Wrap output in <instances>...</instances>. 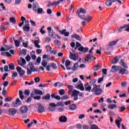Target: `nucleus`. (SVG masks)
<instances>
[{"label":"nucleus","mask_w":129,"mask_h":129,"mask_svg":"<svg viewBox=\"0 0 129 129\" xmlns=\"http://www.w3.org/2000/svg\"><path fill=\"white\" fill-rule=\"evenodd\" d=\"M93 57L92 55L88 54L87 57L85 58V62H88L89 60H91V59Z\"/></svg>","instance_id":"22"},{"label":"nucleus","mask_w":129,"mask_h":129,"mask_svg":"<svg viewBox=\"0 0 129 129\" xmlns=\"http://www.w3.org/2000/svg\"><path fill=\"white\" fill-rule=\"evenodd\" d=\"M91 87L92 86L88 83H86L84 85L85 91H88V92H90L92 90Z\"/></svg>","instance_id":"9"},{"label":"nucleus","mask_w":129,"mask_h":129,"mask_svg":"<svg viewBox=\"0 0 129 129\" xmlns=\"http://www.w3.org/2000/svg\"><path fill=\"white\" fill-rule=\"evenodd\" d=\"M13 99V98H11V97H8V98H6L5 99V101L6 102H8L9 101H11Z\"/></svg>","instance_id":"59"},{"label":"nucleus","mask_w":129,"mask_h":129,"mask_svg":"<svg viewBox=\"0 0 129 129\" xmlns=\"http://www.w3.org/2000/svg\"><path fill=\"white\" fill-rule=\"evenodd\" d=\"M23 30L25 32H29L30 31V24H27L23 27Z\"/></svg>","instance_id":"16"},{"label":"nucleus","mask_w":129,"mask_h":129,"mask_svg":"<svg viewBox=\"0 0 129 129\" xmlns=\"http://www.w3.org/2000/svg\"><path fill=\"white\" fill-rule=\"evenodd\" d=\"M72 38H75V39L78 40V41H81V38L77 34H73L72 35Z\"/></svg>","instance_id":"24"},{"label":"nucleus","mask_w":129,"mask_h":129,"mask_svg":"<svg viewBox=\"0 0 129 129\" xmlns=\"http://www.w3.org/2000/svg\"><path fill=\"white\" fill-rule=\"evenodd\" d=\"M10 22H11V23H12V24H15L16 23V19L14 17H11L10 18Z\"/></svg>","instance_id":"38"},{"label":"nucleus","mask_w":129,"mask_h":129,"mask_svg":"<svg viewBox=\"0 0 129 129\" xmlns=\"http://www.w3.org/2000/svg\"><path fill=\"white\" fill-rule=\"evenodd\" d=\"M118 42V39H117L116 40L112 41L109 42V45L112 47L113 46H114L117 44V42Z\"/></svg>","instance_id":"19"},{"label":"nucleus","mask_w":129,"mask_h":129,"mask_svg":"<svg viewBox=\"0 0 129 129\" xmlns=\"http://www.w3.org/2000/svg\"><path fill=\"white\" fill-rule=\"evenodd\" d=\"M111 72H113V73H115V72H117L118 71V69L116 68V66H113L112 67V69L111 70Z\"/></svg>","instance_id":"30"},{"label":"nucleus","mask_w":129,"mask_h":129,"mask_svg":"<svg viewBox=\"0 0 129 129\" xmlns=\"http://www.w3.org/2000/svg\"><path fill=\"white\" fill-rule=\"evenodd\" d=\"M57 110L59 112H62V111H64V108H58Z\"/></svg>","instance_id":"64"},{"label":"nucleus","mask_w":129,"mask_h":129,"mask_svg":"<svg viewBox=\"0 0 129 129\" xmlns=\"http://www.w3.org/2000/svg\"><path fill=\"white\" fill-rule=\"evenodd\" d=\"M16 77H18V73H17V72H14L12 73V79H15V78H16Z\"/></svg>","instance_id":"36"},{"label":"nucleus","mask_w":129,"mask_h":129,"mask_svg":"<svg viewBox=\"0 0 129 129\" xmlns=\"http://www.w3.org/2000/svg\"><path fill=\"white\" fill-rule=\"evenodd\" d=\"M25 83L26 85H32L33 84H34V81H31V82L29 83V82L26 81L25 82Z\"/></svg>","instance_id":"56"},{"label":"nucleus","mask_w":129,"mask_h":129,"mask_svg":"<svg viewBox=\"0 0 129 129\" xmlns=\"http://www.w3.org/2000/svg\"><path fill=\"white\" fill-rule=\"evenodd\" d=\"M126 84H127V83H126V82H123L121 83V86L122 87H126Z\"/></svg>","instance_id":"54"},{"label":"nucleus","mask_w":129,"mask_h":129,"mask_svg":"<svg viewBox=\"0 0 129 129\" xmlns=\"http://www.w3.org/2000/svg\"><path fill=\"white\" fill-rule=\"evenodd\" d=\"M9 67L11 70H15V64H14V63L9 64Z\"/></svg>","instance_id":"40"},{"label":"nucleus","mask_w":129,"mask_h":129,"mask_svg":"<svg viewBox=\"0 0 129 129\" xmlns=\"http://www.w3.org/2000/svg\"><path fill=\"white\" fill-rule=\"evenodd\" d=\"M39 43H40V41L39 40H35L34 42V44H35V47L36 48H41V46L40 45H38Z\"/></svg>","instance_id":"33"},{"label":"nucleus","mask_w":129,"mask_h":129,"mask_svg":"<svg viewBox=\"0 0 129 129\" xmlns=\"http://www.w3.org/2000/svg\"><path fill=\"white\" fill-rule=\"evenodd\" d=\"M50 53L51 54H53L54 55H56L57 54V50H51L50 51Z\"/></svg>","instance_id":"63"},{"label":"nucleus","mask_w":129,"mask_h":129,"mask_svg":"<svg viewBox=\"0 0 129 129\" xmlns=\"http://www.w3.org/2000/svg\"><path fill=\"white\" fill-rule=\"evenodd\" d=\"M91 129H100V128L97 125L93 124L91 126Z\"/></svg>","instance_id":"42"},{"label":"nucleus","mask_w":129,"mask_h":129,"mask_svg":"<svg viewBox=\"0 0 129 129\" xmlns=\"http://www.w3.org/2000/svg\"><path fill=\"white\" fill-rule=\"evenodd\" d=\"M81 14H86V10L84 9V8H80L79 11H77L76 12V14L78 15L79 18L81 17L85 16L84 15H81Z\"/></svg>","instance_id":"5"},{"label":"nucleus","mask_w":129,"mask_h":129,"mask_svg":"<svg viewBox=\"0 0 129 129\" xmlns=\"http://www.w3.org/2000/svg\"><path fill=\"white\" fill-rule=\"evenodd\" d=\"M68 88L69 89V92H68L69 94H72V93L74 91L73 89L74 88L73 86L69 85L68 86Z\"/></svg>","instance_id":"18"},{"label":"nucleus","mask_w":129,"mask_h":129,"mask_svg":"<svg viewBox=\"0 0 129 129\" xmlns=\"http://www.w3.org/2000/svg\"><path fill=\"white\" fill-rule=\"evenodd\" d=\"M122 29H125V26L124 25L120 27V28L117 29V31L119 32V33H121L122 32Z\"/></svg>","instance_id":"44"},{"label":"nucleus","mask_w":129,"mask_h":129,"mask_svg":"<svg viewBox=\"0 0 129 129\" xmlns=\"http://www.w3.org/2000/svg\"><path fill=\"white\" fill-rule=\"evenodd\" d=\"M29 67L27 68V75H31V74L36 71V69H35V67H34V64L32 62L29 63Z\"/></svg>","instance_id":"2"},{"label":"nucleus","mask_w":129,"mask_h":129,"mask_svg":"<svg viewBox=\"0 0 129 129\" xmlns=\"http://www.w3.org/2000/svg\"><path fill=\"white\" fill-rule=\"evenodd\" d=\"M15 45L16 46V47H19V46H20V43H21V42L19 40H15L14 41Z\"/></svg>","instance_id":"50"},{"label":"nucleus","mask_w":129,"mask_h":129,"mask_svg":"<svg viewBox=\"0 0 129 129\" xmlns=\"http://www.w3.org/2000/svg\"><path fill=\"white\" fill-rule=\"evenodd\" d=\"M124 26V27H125V28H126L124 30V31H126V32H129V24L127 25L125 24Z\"/></svg>","instance_id":"55"},{"label":"nucleus","mask_w":129,"mask_h":129,"mask_svg":"<svg viewBox=\"0 0 129 129\" xmlns=\"http://www.w3.org/2000/svg\"><path fill=\"white\" fill-rule=\"evenodd\" d=\"M7 95V90H6V88H3V90L2 91V95L3 96H6Z\"/></svg>","instance_id":"48"},{"label":"nucleus","mask_w":129,"mask_h":129,"mask_svg":"<svg viewBox=\"0 0 129 129\" xmlns=\"http://www.w3.org/2000/svg\"><path fill=\"white\" fill-rule=\"evenodd\" d=\"M19 105H21V101L19 98H17L16 101L13 102L11 104L12 107H18Z\"/></svg>","instance_id":"4"},{"label":"nucleus","mask_w":129,"mask_h":129,"mask_svg":"<svg viewBox=\"0 0 129 129\" xmlns=\"http://www.w3.org/2000/svg\"><path fill=\"white\" fill-rule=\"evenodd\" d=\"M100 69H101V67L99 66L98 64L93 68V70H94V71H97V70H99Z\"/></svg>","instance_id":"29"},{"label":"nucleus","mask_w":129,"mask_h":129,"mask_svg":"<svg viewBox=\"0 0 129 129\" xmlns=\"http://www.w3.org/2000/svg\"><path fill=\"white\" fill-rule=\"evenodd\" d=\"M48 35L52 38H56V34H55L54 33H52V31H49Z\"/></svg>","instance_id":"34"},{"label":"nucleus","mask_w":129,"mask_h":129,"mask_svg":"<svg viewBox=\"0 0 129 129\" xmlns=\"http://www.w3.org/2000/svg\"><path fill=\"white\" fill-rule=\"evenodd\" d=\"M49 110L50 111H55V109H56V104L54 103H50L49 104Z\"/></svg>","instance_id":"6"},{"label":"nucleus","mask_w":129,"mask_h":129,"mask_svg":"<svg viewBox=\"0 0 129 129\" xmlns=\"http://www.w3.org/2000/svg\"><path fill=\"white\" fill-rule=\"evenodd\" d=\"M105 4L107 7H110L112 5V3H111V0L106 1Z\"/></svg>","instance_id":"39"},{"label":"nucleus","mask_w":129,"mask_h":129,"mask_svg":"<svg viewBox=\"0 0 129 129\" xmlns=\"http://www.w3.org/2000/svg\"><path fill=\"white\" fill-rule=\"evenodd\" d=\"M79 67V64L78 62H76L74 64V66L73 67L72 70L73 71H76L77 70V68Z\"/></svg>","instance_id":"27"},{"label":"nucleus","mask_w":129,"mask_h":129,"mask_svg":"<svg viewBox=\"0 0 129 129\" xmlns=\"http://www.w3.org/2000/svg\"><path fill=\"white\" fill-rule=\"evenodd\" d=\"M80 19L81 20H83L84 21H86V22H90L92 20V17L89 16H80Z\"/></svg>","instance_id":"8"},{"label":"nucleus","mask_w":129,"mask_h":129,"mask_svg":"<svg viewBox=\"0 0 129 129\" xmlns=\"http://www.w3.org/2000/svg\"><path fill=\"white\" fill-rule=\"evenodd\" d=\"M54 43L55 45H56L57 46H60L61 45V42L60 41L56 40L54 41Z\"/></svg>","instance_id":"46"},{"label":"nucleus","mask_w":129,"mask_h":129,"mask_svg":"<svg viewBox=\"0 0 129 129\" xmlns=\"http://www.w3.org/2000/svg\"><path fill=\"white\" fill-rule=\"evenodd\" d=\"M23 91L22 90H20L19 91V96L20 98H21V99H22L23 100V99H24V95H23Z\"/></svg>","instance_id":"37"},{"label":"nucleus","mask_w":129,"mask_h":129,"mask_svg":"<svg viewBox=\"0 0 129 129\" xmlns=\"http://www.w3.org/2000/svg\"><path fill=\"white\" fill-rule=\"evenodd\" d=\"M37 14H43V8H39L36 11Z\"/></svg>","instance_id":"45"},{"label":"nucleus","mask_w":129,"mask_h":129,"mask_svg":"<svg viewBox=\"0 0 129 129\" xmlns=\"http://www.w3.org/2000/svg\"><path fill=\"white\" fill-rule=\"evenodd\" d=\"M125 110V107L123 106H121L119 109V111L122 112Z\"/></svg>","instance_id":"62"},{"label":"nucleus","mask_w":129,"mask_h":129,"mask_svg":"<svg viewBox=\"0 0 129 129\" xmlns=\"http://www.w3.org/2000/svg\"><path fill=\"white\" fill-rule=\"evenodd\" d=\"M79 91L76 90H75L73 93H72V96H78V95H79Z\"/></svg>","instance_id":"28"},{"label":"nucleus","mask_w":129,"mask_h":129,"mask_svg":"<svg viewBox=\"0 0 129 129\" xmlns=\"http://www.w3.org/2000/svg\"><path fill=\"white\" fill-rule=\"evenodd\" d=\"M60 1H54L53 2H52V6H58V5H59L60 4Z\"/></svg>","instance_id":"41"},{"label":"nucleus","mask_w":129,"mask_h":129,"mask_svg":"<svg viewBox=\"0 0 129 129\" xmlns=\"http://www.w3.org/2000/svg\"><path fill=\"white\" fill-rule=\"evenodd\" d=\"M101 47L100 48V50L97 49L96 51V54H98L99 55H101Z\"/></svg>","instance_id":"60"},{"label":"nucleus","mask_w":129,"mask_h":129,"mask_svg":"<svg viewBox=\"0 0 129 129\" xmlns=\"http://www.w3.org/2000/svg\"><path fill=\"white\" fill-rule=\"evenodd\" d=\"M34 91L35 94H38L39 95H43V92L41 90L34 89Z\"/></svg>","instance_id":"23"},{"label":"nucleus","mask_w":129,"mask_h":129,"mask_svg":"<svg viewBox=\"0 0 129 129\" xmlns=\"http://www.w3.org/2000/svg\"><path fill=\"white\" fill-rule=\"evenodd\" d=\"M37 106H38V111L39 113H42V112H44V106L42 105L40 103H38L37 104Z\"/></svg>","instance_id":"12"},{"label":"nucleus","mask_w":129,"mask_h":129,"mask_svg":"<svg viewBox=\"0 0 129 129\" xmlns=\"http://www.w3.org/2000/svg\"><path fill=\"white\" fill-rule=\"evenodd\" d=\"M5 47L6 51H9V50L12 49V48L11 45H6Z\"/></svg>","instance_id":"49"},{"label":"nucleus","mask_w":129,"mask_h":129,"mask_svg":"<svg viewBox=\"0 0 129 129\" xmlns=\"http://www.w3.org/2000/svg\"><path fill=\"white\" fill-rule=\"evenodd\" d=\"M20 112H21V113H27V112H28V106H22L20 108Z\"/></svg>","instance_id":"11"},{"label":"nucleus","mask_w":129,"mask_h":129,"mask_svg":"<svg viewBox=\"0 0 129 129\" xmlns=\"http://www.w3.org/2000/svg\"><path fill=\"white\" fill-rule=\"evenodd\" d=\"M59 121H60V122H66V121H67V117L66 116H61L59 118Z\"/></svg>","instance_id":"15"},{"label":"nucleus","mask_w":129,"mask_h":129,"mask_svg":"<svg viewBox=\"0 0 129 129\" xmlns=\"http://www.w3.org/2000/svg\"><path fill=\"white\" fill-rule=\"evenodd\" d=\"M120 65H122L123 67H124V68H127V65L124 62V60L121 59L120 61Z\"/></svg>","instance_id":"26"},{"label":"nucleus","mask_w":129,"mask_h":129,"mask_svg":"<svg viewBox=\"0 0 129 129\" xmlns=\"http://www.w3.org/2000/svg\"><path fill=\"white\" fill-rule=\"evenodd\" d=\"M96 82V80H93L91 81L88 84L91 85V86H93L92 89L91 91L95 94V95H100L102 93V89L100 88V85H98L95 86V83Z\"/></svg>","instance_id":"1"},{"label":"nucleus","mask_w":129,"mask_h":129,"mask_svg":"<svg viewBox=\"0 0 129 129\" xmlns=\"http://www.w3.org/2000/svg\"><path fill=\"white\" fill-rule=\"evenodd\" d=\"M49 65L50 67H52V68H53V69H54V70H56V69H57V66L55 63L52 62Z\"/></svg>","instance_id":"35"},{"label":"nucleus","mask_w":129,"mask_h":129,"mask_svg":"<svg viewBox=\"0 0 129 129\" xmlns=\"http://www.w3.org/2000/svg\"><path fill=\"white\" fill-rule=\"evenodd\" d=\"M51 96H50V94H47L46 96H44L42 97V99L44 100H49L50 99Z\"/></svg>","instance_id":"31"},{"label":"nucleus","mask_w":129,"mask_h":129,"mask_svg":"<svg viewBox=\"0 0 129 129\" xmlns=\"http://www.w3.org/2000/svg\"><path fill=\"white\" fill-rule=\"evenodd\" d=\"M9 74L6 73H5L3 75V77H2V80H6V78L8 76Z\"/></svg>","instance_id":"51"},{"label":"nucleus","mask_w":129,"mask_h":129,"mask_svg":"<svg viewBox=\"0 0 129 129\" xmlns=\"http://www.w3.org/2000/svg\"><path fill=\"white\" fill-rule=\"evenodd\" d=\"M77 108V106L75 104H72L70 105V109L71 110H75L76 108Z\"/></svg>","instance_id":"32"},{"label":"nucleus","mask_w":129,"mask_h":129,"mask_svg":"<svg viewBox=\"0 0 129 129\" xmlns=\"http://www.w3.org/2000/svg\"><path fill=\"white\" fill-rule=\"evenodd\" d=\"M76 88H77V89H80V90H82V91H83V90H84V87H83V84H80L78 85H77L76 86Z\"/></svg>","instance_id":"20"},{"label":"nucleus","mask_w":129,"mask_h":129,"mask_svg":"<svg viewBox=\"0 0 129 129\" xmlns=\"http://www.w3.org/2000/svg\"><path fill=\"white\" fill-rule=\"evenodd\" d=\"M45 48L47 50V52H51V51L52 50V47L51 46H50L49 45H47L45 46Z\"/></svg>","instance_id":"43"},{"label":"nucleus","mask_w":129,"mask_h":129,"mask_svg":"<svg viewBox=\"0 0 129 129\" xmlns=\"http://www.w3.org/2000/svg\"><path fill=\"white\" fill-rule=\"evenodd\" d=\"M38 8H40V6H39L38 3L34 2L32 5L33 11H34L35 13H37V10Z\"/></svg>","instance_id":"10"},{"label":"nucleus","mask_w":129,"mask_h":129,"mask_svg":"<svg viewBox=\"0 0 129 129\" xmlns=\"http://www.w3.org/2000/svg\"><path fill=\"white\" fill-rule=\"evenodd\" d=\"M9 113L11 114V115H15L17 113V109L15 108H11L9 110Z\"/></svg>","instance_id":"14"},{"label":"nucleus","mask_w":129,"mask_h":129,"mask_svg":"<svg viewBox=\"0 0 129 129\" xmlns=\"http://www.w3.org/2000/svg\"><path fill=\"white\" fill-rule=\"evenodd\" d=\"M126 72V69L124 68H121L119 71V74H121V75H124V74H125Z\"/></svg>","instance_id":"25"},{"label":"nucleus","mask_w":129,"mask_h":129,"mask_svg":"<svg viewBox=\"0 0 129 129\" xmlns=\"http://www.w3.org/2000/svg\"><path fill=\"white\" fill-rule=\"evenodd\" d=\"M63 104V103L61 101L57 102L56 104H55L56 106H61Z\"/></svg>","instance_id":"61"},{"label":"nucleus","mask_w":129,"mask_h":129,"mask_svg":"<svg viewBox=\"0 0 129 129\" xmlns=\"http://www.w3.org/2000/svg\"><path fill=\"white\" fill-rule=\"evenodd\" d=\"M4 71H5V72H9V71H10V70H9V66H8L7 65L5 66Z\"/></svg>","instance_id":"57"},{"label":"nucleus","mask_w":129,"mask_h":129,"mask_svg":"<svg viewBox=\"0 0 129 129\" xmlns=\"http://www.w3.org/2000/svg\"><path fill=\"white\" fill-rule=\"evenodd\" d=\"M116 124L119 128H120V122H119L117 120H116Z\"/></svg>","instance_id":"58"},{"label":"nucleus","mask_w":129,"mask_h":129,"mask_svg":"<svg viewBox=\"0 0 129 129\" xmlns=\"http://www.w3.org/2000/svg\"><path fill=\"white\" fill-rule=\"evenodd\" d=\"M79 51H81V52H88V48L84 47L83 46H80L79 49Z\"/></svg>","instance_id":"17"},{"label":"nucleus","mask_w":129,"mask_h":129,"mask_svg":"<svg viewBox=\"0 0 129 129\" xmlns=\"http://www.w3.org/2000/svg\"><path fill=\"white\" fill-rule=\"evenodd\" d=\"M119 59H120V56H115L111 61L112 64H116V63H117V62H118Z\"/></svg>","instance_id":"13"},{"label":"nucleus","mask_w":129,"mask_h":129,"mask_svg":"<svg viewBox=\"0 0 129 129\" xmlns=\"http://www.w3.org/2000/svg\"><path fill=\"white\" fill-rule=\"evenodd\" d=\"M107 107L109 109H113L114 108H116V107H117V105L114 104H112L108 105Z\"/></svg>","instance_id":"21"},{"label":"nucleus","mask_w":129,"mask_h":129,"mask_svg":"<svg viewBox=\"0 0 129 129\" xmlns=\"http://www.w3.org/2000/svg\"><path fill=\"white\" fill-rule=\"evenodd\" d=\"M35 83H39L40 82V78L37 77L34 78Z\"/></svg>","instance_id":"53"},{"label":"nucleus","mask_w":129,"mask_h":129,"mask_svg":"<svg viewBox=\"0 0 129 129\" xmlns=\"http://www.w3.org/2000/svg\"><path fill=\"white\" fill-rule=\"evenodd\" d=\"M59 93L60 95H64L65 94V90L64 89H60L59 91Z\"/></svg>","instance_id":"47"},{"label":"nucleus","mask_w":129,"mask_h":129,"mask_svg":"<svg viewBox=\"0 0 129 129\" xmlns=\"http://www.w3.org/2000/svg\"><path fill=\"white\" fill-rule=\"evenodd\" d=\"M70 58L72 60H74V61H76V60H78V56L77 55L71 52V51L70 52Z\"/></svg>","instance_id":"7"},{"label":"nucleus","mask_w":129,"mask_h":129,"mask_svg":"<svg viewBox=\"0 0 129 129\" xmlns=\"http://www.w3.org/2000/svg\"><path fill=\"white\" fill-rule=\"evenodd\" d=\"M47 63L46 61H45V60H42L41 62V65H42L43 67H46L47 66Z\"/></svg>","instance_id":"52"},{"label":"nucleus","mask_w":129,"mask_h":129,"mask_svg":"<svg viewBox=\"0 0 129 129\" xmlns=\"http://www.w3.org/2000/svg\"><path fill=\"white\" fill-rule=\"evenodd\" d=\"M16 70L20 77H22V78H24V75H25L26 71L23 70L20 67H17L16 68Z\"/></svg>","instance_id":"3"}]
</instances>
